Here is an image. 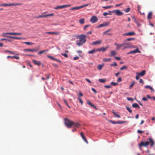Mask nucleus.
Here are the masks:
<instances>
[{
	"label": "nucleus",
	"mask_w": 155,
	"mask_h": 155,
	"mask_svg": "<svg viewBox=\"0 0 155 155\" xmlns=\"http://www.w3.org/2000/svg\"><path fill=\"white\" fill-rule=\"evenodd\" d=\"M149 140L150 142L146 141L145 142H142L139 144L140 147H147L150 143V145L151 147L153 146L154 144V141L151 138H149Z\"/></svg>",
	"instance_id": "1"
},
{
	"label": "nucleus",
	"mask_w": 155,
	"mask_h": 155,
	"mask_svg": "<svg viewBox=\"0 0 155 155\" xmlns=\"http://www.w3.org/2000/svg\"><path fill=\"white\" fill-rule=\"evenodd\" d=\"M123 47L122 49V50H124L128 48H135V47L132 45L131 43L129 42L124 43H123Z\"/></svg>",
	"instance_id": "2"
},
{
	"label": "nucleus",
	"mask_w": 155,
	"mask_h": 155,
	"mask_svg": "<svg viewBox=\"0 0 155 155\" xmlns=\"http://www.w3.org/2000/svg\"><path fill=\"white\" fill-rule=\"evenodd\" d=\"M64 123L66 126L68 128H70L72 126L73 121L65 118L64 119Z\"/></svg>",
	"instance_id": "3"
},
{
	"label": "nucleus",
	"mask_w": 155,
	"mask_h": 155,
	"mask_svg": "<svg viewBox=\"0 0 155 155\" xmlns=\"http://www.w3.org/2000/svg\"><path fill=\"white\" fill-rule=\"evenodd\" d=\"M21 5V4L18 3H15L12 4H0V6H15Z\"/></svg>",
	"instance_id": "4"
},
{
	"label": "nucleus",
	"mask_w": 155,
	"mask_h": 155,
	"mask_svg": "<svg viewBox=\"0 0 155 155\" xmlns=\"http://www.w3.org/2000/svg\"><path fill=\"white\" fill-rule=\"evenodd\" d=\"M86 38V36L85 35H80L79 38L80 41L85 43L86 41L85 39Z\"/></svg>",
	"instance_id": "5"
},
{
	"label": "nucleus",
	"mask_w": 155,
	"mask_h": 155,
	"mask_svg": "<svg viewBox=\"0 0 155 155\" xmlns=\"http://www.w3.org/2000/svg\"><path fill=\"white\" fill-rule=\"evenodd\" d=\"M115 13V14L118 16L121 15L123 14L122 12H120L119 10H114L112 12V13Z\"/></svg>",
	"instance_id": "6"
},
{
	"label": "nucleus",
	"mask_w": 155,
	"mask_h": 155,
	"mask_svg": "<svg viewBox=\"0 0 155 155\" xmlns=\"http://www.w3.org/2000/svg\"><path fill=\"white\" fill-rule=\"evenodd\" d=\"M54 15V14L53 13H52L50 14H47L46 15H40L36 17V18H45L47 17L52 16Z\"/></svg>",
	"instance_id": "7"
},
{
	"label": "nucleus",
	"mask_w": 155,
	"mask_h": 155,
	"mask_svg": "<svg viewBox=\"0 0 155 155\" xmlns=\"http://www.w3.org/2000/svg\"><path fill=\"white\" fill-rule=\"evenodd\" d=\"M98 19L97 17L95 16H93L90 19V21L92 23H94L98 21Z\"/></svg>",
	"instance_id": "8"
},
{
	"label": "nucleus",
	"mask_w": 155,
	"mask_h": 155,
	"mask_svg": "<svg viewBox=\"0 0 155 155\" xmlns=\"http://www.w3.org/2000/svg\"><path fill=\"white\" fill-rule=\"evenodd\" d=\"M109 48V46H107L105 48L102 47L100 48L97 49V51H101L103 52H104L107 49H108Z\"/></svg>",
	"instance_id": "9"
},
{
	"label": "nucleus",
	"mask_w": 155,
	"mask_h": 155,
	"mask_svg": "<svg viewBox=\"0 0 155 155\" xmlns=\"http://www.w3.org/2000/svg\"><path fill=\"white\" fill-rule=\"evenodd\" d=\"M137 52L139 53H141V51L139 50L138 48H137L135 50L130 51L129 52L127 53V54H135Z\"/></svg>",
	"instance_id": "10"
},
{
	"label": "nucleus",
	"mask_w": 155,
	"mask_h": 155,
	"mask_svg": "<svg viewBox=\"0 0 155 155\" xmlns=\"http://www.w3.org/2000/svg\"><path fill=\"white\" fill-rule=\"evenodd\" d=\"M38 49H24V51H28L31 52H37L38 51Z\"/></svg>",
	"instance_id": "11"
},
{
	"label": "nucleus",
	"mask_w": 155,
	"mask_h": 155,
	"mask_svg": "<svg viewBox=\"0 0 155 155\" xmlns=\"http://www.w3.org/2000/svg\"><path fill=\"white\" fill-rule=\"evenodd\" d=\"M135 35V33L134 31L130 32H127L124 34V36H131L134 35Z\"/></svg>",
	"instance_id": "12"
},
{
	"label": "nucleus",
	"mask_w": 155,
	"mask_h": 155,
	"mask_svg": "<svg viewBox=\"0 0 155 155\" xmlns=\"http://www.w3.org/2000/svg\"><path fill=\"white\" fill-rule=\"evenodd\" d=\"M114 45L117 46L116 49L117 50L120 49L122 47H123V43L120 45H119L116 43H115Z\"/></svg>",
	"instance_id": "13"
},
{
	"label": "nucleus",
	"mask_w": 155,
	"mask_h": 155,
	"mask_svg": "<svg viewBox=\"0 0 155 155\" xmlns=\"http://www.w3.org/2000/svg\"><path fill=\"white\" fill-rule=\"evenodd\" d=\"M109 24V23L108 22H105L104 23L101 24L99 25L97 27V28H100L101 27H104L106 26H107Z\"/></svg>",
	"instance_id": "14"
},
{
	"label": "nucleus",
	"mask_w": 155,
	"mask_h": 155,
	"mask_svg": "<svg viewBox=\"0 0 155 155\" xmlns=\"http://www.w3.org/2000/svg\"><path fill=\"white\" fill-rule=\"evenodd\" d=\"M146 73V71L145 70H143L140 73H136L137 75H140L141 76H143Z\"/></svg>",
	"instance_id": "15"
},
{
	"label": "nucleus",
	"mask_w": 155,
	"mask_h": 155,
	"mask_svg": "<svg viewBox=\"0 0 155 155\" xmlns=\"http://www.w3.org/2000/svg\"><path fill=\"white\" fill-rule=\"evenodd\" d=\"M81 136V137L82 139H83V140H84V141L87 143H88V142L87 141V140L86 138H85V137L84 136V135L83 134V133L82 132H81L80 133Z\"/></svg>",
	"instance_id": "16"
},
{
	"label": "nucleus",
	"mask_w": 155,
	"mask_h": 155,
	"mask_svg": "<svg viewBox=\"0 0 155 155\" xmlns=\"http://www.w3.org/2000/svg\"><path fill=\"white\" fill-rule=\"evenodd\" d=\"M32 61L35 64L38 66H39L41 64V63L40 61H37L35 60H33Z\"/></svg>",
	"instance_id": "17"
},
{
	"label": "nucleus",
	"mask_w": 155,
	"mask_h": 155,
	"mask_svg": "<svg viewBox=\"0 0 155 155\" xmlns=\"http://www.w3.org/2000/svg\"><path fill=\"white\" fill-rule=\"evenodd\" d=\"M7 34L9 35H21L22 34L21 33H17L15 32H7Z\"/></svg>",
	"instance_id": "18"
},
{
	"label": "nucleus",
	"mask_w": 155,
	"mask_h": 155,
	"mask_svg": "<svg viewBox=\"0 0 155 155\" xmlns=\"http://www.w3.org/2000/svg\"><path fill=\"white\" fill-rule=\"evenodd\" d=\"M102 40H99L98 41H95L94 42H92V45H100L101 44V42Z\"/></svg>",
	"instance_id": "19"
},
{
	"label": "nucleus",
	"mask_w": 155,
	"mask_h": 155,
	"mask_svg": "<svg viewBox=\"0 0 155 155\" xmlns=\"http://www.w3.org/2000/svg\"><path fill=\"white\" fill-rule=\"evenodd\" d=\"M97 49H94L92 50H91V51H88V54H94V53H95V52H96V51H97Z\"/></svg>",
	"instance_id": "20"
},
{
	"label": "nucleus",
	"mask_w": 155,
	"mask_h": 155,
	"mask_svg": "<svg viewBox=\"0 0 155 155\" xmlns=\"http://www.w3.org/2000/svg\"><path fill=\"white\" fill-rule=\"evenodd\" d=\"M71 6V5H62L59 6V8H66L70 7Z\"/></svg>",
	"instance_id": "21"
},
{
	"label": "nucleus",
	"mask_w": 155,
	"mask_h": 155,
	"mask_svg": "<svg viewBox=\"0 0 155 155\" xmlns=\"http://www.w3.org/2000/svg\"><path fill=\"white\" fill-rule=\"evenodd\" d=\"M81 6H78V7H74L72 8H71L70 10H78L80 8H81Z\"/></svg>",
	"instance_id": "22"
},
{
	"label": "nucleus",
	"mask_w": 155,
	"mask_h": 155,
	"mask_svg": "<svg viewBox=\"0 0 155 155\" xmlns=\"http://www.w3.org/2000/svg\"><path fill=\"white\" fill-rule=\"evenodd\" d=\"M132 107L134 108H140L139 105L136 103L133 104H132Z\"/></svg>",
	"instance_id": "23"
},
{
	"label": "nucleus",
	"mask_w": 155,
	"mask_h": 155,
	"mask_svg": "<svg viewBox=\"0 0 155 155\" xmlns=\"http://www.w3.org/2000/svg\"><path fill=\"white\" fill-rule=\"evenodd\" d=\"M87 104H89L92 107L96 109H97V108L94 105V104H92V103L91 102H90V101H88L87 102Z\"/></svg>",
	"instance_id": "24"
},
{
	"label": "nucleus",
	"mask_w": 155,
	"mask_h": 155,
	"mask_svg": "<svg viewBox=\"0 0 155 155\" xmlns=\"http://www.w3.org/2000/svg\"><path fill=\"white\" fill-rule=\"evenodd\" d=\"M72 126H74L75 127H78L80 126V124L78 123H75L73 122Z\"/></svg>",
	"instance_id": "25"
},
{
	"label": "nucleus",
	"mask_w": 155,
	"mask_h": 155,
	"mask_svg": "<svg viewBox=\"0 0 155 155\" xmlns=\"http://www.w3.org/2000/svg\"><path fill=\"white\" fill-rule=\"evenodd\" d=\"M48 50L47 49L45 50H42V51H39L38 53V54H42L45 52H47V51H48Z\"/></svg>",
	"instance_id": "26"
},
{
	"label": "nucleus",
	"mask_w": 155,
	"mask_h": 155,
	"mask_svg": "<svg viewBox=\"0 0 155 155\" xmlns=\"http://www.w3.org/2000/svg\"><path fill=\"white\" fill-rule=\"evenodd\" d=\"M113 113L115 117H118L119 118H120V116L119 115H118L117 114L115 113V112H113Z\"/></svg>",
	"instance_id": "27"
},
{
	"label": "nucleus",
	"mask_w": 155,
	"mask_h": 155,
	"mask_svg": "<svg viewBox=\"0 0 155 155\" xmlns=\"http://www.w3.org/2000/svg\"><path fill=\"white\" fill-rule=\"evenodd\" d=\"M152 12H150L147 15V18L148 19H150L151 18L152 15Z\"/></svg>",
	"instance_id": "28"
},
{
	"label": "nucleus",
	"mask_w": 155,
	"mask_h": 155,
	"mask_svg": "<svg viewBox=\"0 0 155 155\" xmlns=\"http://www.w3.org/2000/svg\"><path fill=\"white\" fill-rule=\"evenodd\" d=\"M84 19L82 18L79 19V22L81 24H83L84 23Z\"/></svg>",
	"instance_id": "29"
},
{
	"label": "nucleus",
	"mask_w": 155,
	"mask_h": 155,
	"mask_svg": "<svg viewBox=\"0 0 155 155\" xmlns=\"http://www.w3.org/2000/svg\"><path fill=\"white\" fill-rule=\"evenodd\" d=\"M116 54V52L115 51H111V56L115 55Z\"/></svg>",
	"instance_id": "30"
},
{
	"label": "nucleus",
	"mask_w": 155,
	"mask_h": 155,
	"mask_svg": "<svg viewBox=\"0 0 155 155\" xmlns=\"http://www.w3.org/2000/svg\"><path fill=\"white\" fill-rule=\"evenodd\" d=\"M113 7V6L112 5H109L107 6H103L102 7V8L107 9L111 8Z\"/></svg>",
	"instance_id": "31"
},
{
	"label": "nucleus",
	"mask_w": 155,
	"mask_h": 155,
	"mask_svg": "<svg viewBox=\"0 0 155 155\" xmlns=\"http://www.w3.org/2000/svg\"><path fill=\"white\" fill-rule=\"evenodd\" d=\"M103 64H99L97 66V69L99 70H101L102 69L103 67Z\"/></svg>",
	"instance_id": "32"
},
{
	"label": "nucleus",
	"mask_w": 155,
	"mask_h": 155,
	"mask_svg": "<svg viewBox=\"0 0 155 155\" xmlns=\"http://www.w3.org/2000/svg\"><path fill=\"white\" fill-rule=\"evenodd\" d=\"M7 33H3V36H4V37H7V38H12V37L13 36H8V35H8L7 34Z\"/></svg>",
	"instance_id": "33"
},
{
	"label": "nucleus",
	"mask_w": 155,
	"mask_h": 155,
	"mask_svg": "<svg viewBox=\"0 0 155 155\" xmlns=\"http://www.w3.org/2000/svg\"><path fill=\"white\" fill-rule=\"evenodd\" d=\"M145 88H149L152 91H153V89L149 85H147L145 87Z\"/></svg>",
	"instance_id": "34"
},
{
	"label": "nucleus",
	"mask_w": 155,
	"mask_h": 155,
	"mask_svg": "<svg viewBox=\"0 0 155 155\" xmlns=\"http://www.w3.org/2000/svg\"><path fill=\"white\" fill-rule=\"evenodd\" d=\"M98 81L101 83H104L105 82L106 80L105 79H99Z\"/></svg>",
	"instance_id": "35"
},
{
	"label": "nucleus",
	"mask_w": 155,
	"mask_h": 155,
	"mask_svg": "<svg viewBox=\"0 0 155 155\" xmlns=\"http://www.w3.org/2000/svg\"><path fill=\"white\" fill-rule=\"evenodd\" d=\"M135 83V81H134L132 82L131 84L129 86V88L130 89H131L132 88V87H133L134 85V84Z\"/></svg>",
	"instance_id": "36"
},
{
	"label": "nucleus",
	"mask_w": 155,
	"mask_h": 155,
	"mask_svg": "<svg viewBox=\"0 0 155 155\" xmlns=\"http://www.w3.org/2000/svg\"><path fill=\"white\" fill-rule=\"evenodd\" d=\"M76 43H77V45L80 46L82 45L83 44H84V43H83L82 42L80 41H79V42H77Z\"/></svg>",
	"instance_id": "37"
},
{
	"label": "nucleus",
	"mask_w": 155,
	"mask_h": 155,
	"mask_svg": "<svg viewBox=\"0 0 155 155\" xmlns=\"http://www.w3.org/2000/svg\"><path fill=\"white\" fill-rule=\"evenodd\" d=\"M127 66H124L120 68V70L121 71H122L124 69H127Z\"/></svg>",
	"instance_id": "38"
},
{
	"label": "nucleus",
	"mask_w": 155,
	"mask_h": 155,
	"mask_svg": "<svg viewBox=\"0 0 155 155\" xmlns=\"http://www.w3.org/2000/svg\"><path fill=\"white\" fill-rule=\"evenodd\" d=\"M47 57L48 58H50L51 59H52L53 60H56V61H58V60L57 59H55L54 58H53L52 56H49L48 55H47Z\"/></svg>",
	"instance_id": "39"
},
{
	"label": "nucleus",
	"mask_w": 155,
	"mask_h": 155,
	"mask_svg": "<svg viewBox=\"0 0 155 155\" xmlns=\"http://www.w3.org/2000/svg\"><path fill=\"white\" fill-rule=\"evenodd\" d=\"M24 43L26 45H32L34 44L33 43L28 42H24Z\"/></svg>",
	"instance_id": "40"
},
{
	"label": "nucleus",
	"mask_w": 155,
	"mask_h": 155,
	"mask_svg": "<svg viewBox=\"0 0 155 155\" xmlns=\"http://www.w3.org/2000/svg\"><path fill=\"white\" fill-rule=\"evenodd\" d=\"M118 83H115L114 82H111L110 83V84L113 86H116L118 85Z\"/></svg>",
	"instance_id": "41"
},
{
	"label": "nucleus",
	"mask_w": 155,
	"mask_h": 155,
	"mask_svg": "<svg viewBox=\"0 0 155 155\" xmlns=\"http://www.w3.org/2000/svg\"><path fill=\"white\" fill-rule=\"evenodd\" d=\"M12 38H13V39H18V40H20V39H22V38H21V37H14V36H13L12 37Z\"/></svg>",
	"instance_id": "42"
},
{
	"label": "nucleus",
	"mask_w": 155,
	"mask_h": 155,
	"mask_svg": "<svg viewBox=\"0 0 155 155\" xmlns=\"http://www.w3.org/2000/svg\"><path fill=\"white\" fill-rule=\"evenodd\" d=\"M110 58H104L103 59V61H104V62H107V61H110Z\"/></svg>",
	"instance_id": "43"
},
{
	"label": "nucleus",
	"mask_w": 155,
	"mask_h": 155,
	"mask_svg": "<svg viewBox=\"0 0 155 155\" xmlns=\"http://www.w3.org/2000/svg\"><path fill=\"white\" fill-rule=\"evenodd\" d=\"M109 122L113 124H118L117 121H115L112 120H110Z\"/></svg>",
	"instance_id": "44"
},
{
	"label": "nucleus",
	"mask_w": 155,
	"mask_h": 155,
	"mask_svg": "<svg viewBox=\"0 0 155 155\" xmlns=\"http://www.w3.org/2000/svg\"><path fill=\"white\" fill-rule=\"evenodd\" d=\"M126 109L130 113H131L132 112V111L131 109L129 107H126Z\"/></svg>",
	"instance_id": "45"
},
{
	"label": "nucleus",
	"mask_w": 155,
	"mask_h": 155,
	"mask_svg": "<svg viewBox=\"0 0 155 155\" xmlns=\"http://www.w3.org/2000/svg\"><path fill=\"white\" fill-rule=\"evenodd\" d=\"M135 39L134 38H128L126 40V41H131V40H134Z\"/></svg>",
	"instance_id": "46"
},
{
	"label": "nucleus",
	"mask_w": 155,
	"mask_h": 155,
	"mask_svg": "<svg viewBox=\"0 0 155 155\" xmlns=\"http://www.w3.org/2000/svg\"><path fill=\"white\" fill-rule=\"evenodd\" d=\"M117 65V64L114 62H113V64H110V66H116Z\"/></svg>",
	"instance_id": "47"
},
{
	"label": "nucleus",
	"mask_w": 155,
	"mask_h": 155,
	"mask_svg": "<svg viewBox=\"0 0 155 155\" xmlns=\"http://www.w3.org/2000/svg\"><path fill=\"white\" fill-rule=\"evenodd\" d=\"M63 101H64V103H65V104H66V105L69 108H71V107L68 104V103H67V101H66V100H65V99H64Z\"/></svg>",
	"instance_id": "48"
},
{
	"label": "nucleus",
	"mask_w": 155,
	"mask_h": 155,
	"mask_svg": "<svg viewBox=\"0 0 155 155\" xmlns=\"http://www.w3.org/2000/svg\"><path fill=\"white\" fill-rule=\"evenodd\" d=\"M46 34H57V33L54 32H46Z\"/></svg>",
	"instance_id": "49"
},
{
	"label": "nucleus",
	"mask_w": 155,
	"mask_h": 155,
	"mask_svg": "<svg viewBox=\"0 0 155 155\" xmlns=\"http://www.w3.org/2000/svg\"><path fill=\"white\" fill-rule=\"evenodd\" d=\"M130 8L128 7V8H127V9L125 10H124V11L126 12H127L130 11Z\"/></svg>",
	"instance_id": "50"
},
{
	"label": "nucleus",
	"mask_w": 155,
	"mask_h": 155,
	"mask_svg": "<svg viewBox=\"0 0 155 155\" xmlns=\"http://www.w3.org/2000/svg\"><path fill=\"white\" fill-rule=\"evenodd\" d=\"M61 55L64 56V57L66 58H68V55L65 54V53H61Z\"/></svg>",
	"instance_id": "51"
},
{
	"label": "nucleus",
	"mask_w": 155,
	"mask_h": 155,
	"mask_svg": "<svg viewBox=\"0 0 155 155\" xmlns=\"http://www.w3.org/2000/svg\"><path fill=\"white\" fill-rule=\"evenodd\" d=\"M78 99L79 101L81 103V105H82L83 104V101L81 100V98L79 97L78 98Z\"/></svg>",
	"instance_id": "52"
},
{
	"label": "nucleus",
	"mask_w": 155,
	"mask_h": 155,
	"mask_svg": "<svg viewBox=\"0 0 155 155\" xmlns=\"http://www.w3.org/2000/svg\"><path fill=\"white\" fill-rule=\"evenodd\" d=\"M118 124H122L125 123V121H117Z\"/></svg>",
	"instance_id": "53"
},
{
	"label": "nucleus",
	"mask_w": 155,
	"mask_h": 155,
	"mask_svg": "<svg viewBox=\"0 0 155 155\" xmlns=\"http://www.w3.org/2000/svg\"><path fill=\"white\" fill-rule=\"evenodd\" d=\"M111 15V14H109L107 12H104L103 14V15H104V16H106L107 15Z\"/></svg>",
	"instance_id": "54"
},
{
	"label": "nucleus",
	"mask_w": 155,
	"mask_h": 155,
	"mask_svg": "<svg viewBox=\"0 0 155 155\" xmlns=\"http://www.w3.org/2000/svg\"><path fill=\"white\" fill-rule=\"evenodd\" d=\"M90 26V25H85L84 27V30L86 29L88 27H89Z\"/></svg>",
	"instance_id": "55"
},
{
	"label": "nucleus",
	"mask_w": 155,
	"mask_h": 155,
	"mask_svg": "<svg viewBox=\"0 0 155 155\" xmlns=\"http://www.w3.org/2000/svg\"><path fill=\"white\" fill-rule=\"evenodd\" d=\"M12 58H14L17 59H18L19 58V57L18 56H12Z\"/></svg>",
	"instance_id": "56"
},
{
	"label": "nucleus",
	"mask_w": 155,
	"mask_h": 155,
	"mask_svg": "<svg viewBox=\"0 0 155 155\" xmlns=\"http://www.w3.org/2000/svg\"><path fill=\"white\" fill-rule=\"evenodd\" d=\"M45 76H46V80L50 78V75H46L45 74Z\"/></svg>",
	"instance_id": "57"
},
{
	"label": "nucleus",
	"mask_w": 155,
	"mask_h": 155,
	"mask_svg": "<svg viewBox=\"0 0 155 155\" xmlns=\"http://www.w3.org/2000/svg\"><path fill=\"white\" fill-rule=\"evenodd\" d=\"M122 81V79L120 77H119L118 79L117 80V82H121Z\"/></svg>",
	"instance_id": "58"
},
{
	"label": "nucleus",
	"mask_w": 155,
	"mask_h": 155,
	"mask_svg": "<svg viewBox=\"0 0 155 155\" xmlns=\"http://www.w3.org/2000/svg\"><path fill=\"white\" fill-rule=\"evenodd\" d=\"M104 87L106 88H110L111 87V86L109 85H106L104 86Z\"/></svg>",
	"instance_id": "59"
},
{
	"label": "nucleus",
	"mask_w": 155,
	"mask_h": 155,
	"mask_svg": "<svg viewBox=\"0 0 155 155\" xmlns=\"http://www.w3.org/2000/svg\"><path fill=\"white\" fill-rule=\"evenodd\" d=\"M89 5V4H85V5H81V8H84L85 6H87Z\"/></svg>",
	"instance_id": "60"
},
{
	"label": "nucleus",
	"mask_w": 155,
	"mask_h": 155,
	"mask_svg": "<svg viewBox=\"0 0 155 155\" xmlns=\"http://www.w3.org/2000/svg\"><path fill=\"white\" fill-rule=\"evenodd\" d=\"M91 90H92L94 92H95V93H97V92L96 91V90H95V89H94V88H91Z\"/></svg>",
	"instance_id": "61"
},
{
	"label": "nucleus",
	"mask_w": 155,
	"mask_h": 155,
	"mask_svg": "<svg viewBox=\"0 0 155 155\" xmlns=\"http://www.w3.org/2000/svg\"><path fill=\"white\" fill-rule=\"evenodd\" d=\"M79 58V57H78V56H76V57H74L73 58V59L74 60H77V59H78Z\"/></svg>",
	"instance_id": "62"
},
{
	"label": "nucleus",
	"mask_w": 155,
	"mask_h": 155,
	"mask_svg": "<svg viewBox=\"0 0 155 155\" xmlns=\"http://www.w3.org/2000/svg\"><path fill=\"white\" fill-rule=\"evenodd\" d=\"M115 58L116 60H119L120 59V57H115Z\"/></svg>",
	"instance_id": "63"
},
{
	"label": "nucleus",
	"mask_w": 155,
	"mask_h": 155,
	"mask_svg": "<svg viewBox=\"0 0 155 155\" xmlns=\"http://www.w3.org/2000/svg\"><path fill=\"white\" fill-rule=\"evenodd\" d=\"M85 80L87 81L88 82H89V83H91V81L89 79H87V78H85Z\"/></svg>",
	"instance_id": "64"
}]
</instances>
